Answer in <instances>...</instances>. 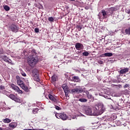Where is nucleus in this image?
<instances>
[{
  "instance_id": "1",
  "label": "nucleus",
  "mask_w": 130,
  "mask_h": 130,
  "mask_svg": "<svg viewBox=\"0 0 130 130\" xmlns=\"http://www.w3.org/2000/svg\"><path fill=\"white\" fill-rule=\"evenodd\" d=\"M84 110L85 114L88 116H99L101 114L102 108L100 106H96L95 107H93L92 109L89 106L84 107Z\"/></svg>"
},
{
  "instance_id": "2",
  "label": "nucleus",
  "mask_w": 130,
  "mask_h": 130,
  "mask_svg": "<svg viewBox=\"0 0 130 130\" xmlns=\"http://www.w3.org/2000/svg\"><path fill=\"white\" fill-rule=\"evenodd\" d=\"M29 51L31 52L32 54L28 57V63L32 67L37 64L39 60V56L37 54V50L34 48H30Z\"/></svg>"
},
{
  "instance_id": "3",
  "label": "nucleus",
  "mask_w": 130,
  "mask_h": 130,
  "mask_svg": "<svg viewBox=\"0 0 130 130\" xmlns=\"http://www.w3.org/2000/svg\"><path fill=\"white\" fill-rule=\"evenodd\" d=\"M32 74L34 80L36 81V82H40V78L39 77V72L38 71V69H33L32 71Z\"/></svg>"
},
{
  "instance_id": "4",
  "label": "nucleus",
  "mask_w": 130,
  "mask_h": 130,
  "mask_svg": "<svg viewBox=\"0 0 130 130\" xmlns=\"http://www.w3.org/2000/svg\"><path fill=\"white\" fill-rule=\"evenodd\" d=\"M48 98L50 100L53 102V103L58 104L59 103V100L58 97L55 95H52V94H48Z\"/></svg>"
},
{
  "instance_id": "5",
  "label": "nucleus",
  "mask_w": 130,
  "mask_h": 130,
  "mask_svg": "<svg viewBox=\"0 0 130 130\" xmlns=\"http://www.w3.org/2000/svg\"><path fill=\"white\" fill-rule=\"evenodd\" d=\"M55 116L56 117L57 119H60L62 120H66L68 117L64 113H57L55 114Z\"/></svg>"
},
{
  "instance_id": "6",
  "label": "nucleus",
  "mask_w": 130,
  "mask_h": 130,
  "mask_svg": "<svg viewBox=\"0 0 130 130\" xmlns=\"http://www.w3.org/2000/svg\"><path fill=\"white\" fill-rule=\"evenodd\" d=\"M9 98L11 100H12L13 101H14L15 102H16L19 103H21V100L20 99H19L18 96H17V95H15V94H10L9 95Z\"/></svg>"
},
{
  "instance_id": "7",
  "label": "nucleus",
  "mask_w": 130,
  "mask_h": 130,
  "mask_svg": "<svg viewBox=\"0 0 130 130\" xmlns=\"http://www.w3.org/2000/svg\"><path fill=\"white\" fill-rule=\"evenodd\" d=\"M9 29L13 32H17L19 30V28L16 24H12L9 26Z\"/></svg>"
},
{
  "instance_id": "8",
  "label": "nucleus",
  "mask_w": 130,
  "mask_h": 130,
  "mask_svg": "<svg viewBox=\"0 0 130 130\" xmlns=\"http://www.w3.org/2000/svg\"><path fill=\"white\" fill-rule=\"evenodd\" d=\"M118 11V9L116 7H111L109 9H108V11L109 12H107V14H109V15H112L114 13V11Z\"/></svg>"
},
{
  "instance_id": "9",
  "label": "nucleus",
  "mask_w": 130,
  "mask_h": 130,
  "mask_svg": "<svg viewBox=\"0 0 130 130\" xmlns=\"http://www.w3.org/2000/svg\"><path fill=\"white\" fill-rule=\"evenodd\" d=\"M75 48L77 50H81L84 49V46L80 43H76L75 44Z\"/></svg>"
},
{
  "instance_id": "10",
  "label": "nucleus",
  "mask_w": 130,
  "mask_h": 130,
  "mask_svg": "<svg viewBox=\"0 0 130 130\" xmlns=\"http://www.w3.org/2000/svg\"><path fill=\"white\" fill-rule=\"evenodd\" d=\"M16 79L17 83L18 86H21L24 84V82L21 80V78H20L19 76H17L16 77Z\"/></svg>"
},
{
  "instance_id": "11",
  "label": "nucleus",
  "mask_w": 130,
  "mask_h": 130,
  "mask_svg": "<svg viewBox=\"0 0 130 130\" xmlns=\"http://www.w3.org/2000/svg\"><path fill=\"white\" fill-rule=\"evenodd\" d=\"M80 92V89L78 88H75L74 89H71L70 90V93L75 94V93H78Z\"/></svg>"
},
{
  "instance_id": "12",
  "label": "nucleus",
  "mask_w": 130,
  "mask_h": 130,
  "mask_svg": "<svg viewBox=\"0 0 130 130\" xmlns=\"http://www.w3.org/2000/svg\"><path fill=\"white\" fill-rule=\"evenodd\" d=\"M101 14L103 15V17L102 18L103 19H106L108 18V13L105 11V10H102Z\"/></svg>"
},
{
  "instance_id": "13",
  "label": "nucleus",
  "mask_w": 130,
  "mask_h": 130,
  "mask_svg": "<svg viewBox=\"0 0 130 130\" xmlns=\"http://www.w3.org/2000/svg\"><path fill=\"white\" fill-rule=\"evenodd\" d=\"M129 69L128 68H125L121 70V71H119V74L121 75H123L128 72Z\"/></svg>"
},
{
  "instance_id": "14",
  "label": "nucleus",
  "mask_w": 130,
  "mask_h": 130,
  "mask_svg": "<svg viewBox=\"0 0 130 130\" xmlns=\"http://www.w3.org/2000/svg\"><path fill=\"white\" fill-rule=\"evenodd\" d=\"M84 93H85L88 99H91L92 98H93V96H92V94H90L89 91H84Z\"/></svg>"
},
{
  "instance_id": "15",
  "label": "nucleus",
  "mask_w": 130,
  "mask_h": 130,
  "mask_svg": "<svg viewBox=\"0 0 130 130\" xmlns=\"http://www.w3.org/2000/svg\"><path fill=\"white\" fill-rule=\"evenodd\" d=\"M113 55V54L112 53H105L103 55H101V57H111Z\"/></svg>"
},
{
  "instance_id": "16",
  "label": "nucleus",
  "mask_w": 130,
  "mask_h": 130,
  "mask_svg": "<svg viewBox=\"0 0 130 130\" xmlns=\"http://www.w3.org/2000/svg\"><path fill=\"white\" fill-rule=\"evenodd\" d=\"M62 89H63L64 91H69L68 86L66 83H64L62 85Z\"/></svg>"
},
{
  "instance_id": "17",
  "label": "nucleus",
  "mask_w": 130,
  "mask_h": 130,
  "mask_svg": "<svg viewBox=\"0 0 130 130\" xmlns=\"http://www.w3.org/2000/svg\"><path fill=\"white\" fill-rule=\"evenodd\" d=\"M20 87H21L24 90V91H25V92L28 91V88L27 86H26L25 85V84L22 85L20 86Z\"/></svg>"
},
{
  "instance_id": "18",
  "label": "nucleus",
  "mask_w": 130,
  "mask_h": 130,
  "mask_svg": "<svg viewBox=\"0 0 130 130\" xmlns=\"http://www.w3.org/2000/svg\"><path fill=\"white\" fill-rule=\"evenodd\" d=\"M72 80L75 82H78L80 81V78H79L78 76H73L72 77Z\"/></svg>"
},
{
  "instance_id": "19",
  "label": "nucleus",
  "mask_w": 130,
  "mask_h": 130,
  "mask_svg": "<svg viewBox=\"0 0 130 130\" xmlns=\"http://www.w3.org/2000/svg\"><path fill=\"white\" fill-rule=\"evenodd\" d=\"M11 88H12L15 91H16L19 88L18 86H16L13 83L11 84Z\"/></svg>"
},
{
  "instance_id": "20",
  "label": "nucleus",
  "mask_w": 130,
  "mask_h": 130,
  "mask_svg": "<svg viewBox=\"0 0 130 130\" xmlns=\"http://www.w3.org/2000/svg\"><path fill=\"white\" fill-rule=\"evenodd\" d=\"M2 121H3L5 123H9L11 120L9 118H6L2 120Z\"/></svg>"
},
{
  "instance_id": "21",
  "label": "nucleus",
  "mask_w": 130,
  "mask_h": 130,
  "mask_svg": "<svg viewBox=\"0 0 130 130\" xmlns=\"http://www.w3.org/2000/svg\"><path fill=\"white\" fill-rule=\"evenodd\" d=\"M78 101H80L81 103H86L87 102V100L84 98H81L79 100H78Z\"/></svg>"
},
{
  "instance_id": "22",
  "label": "nucleus",
  "mask_w": 130,
  "mask_h": 130,
  "mask_svg": "<svg viewBox=\"0 0 130 130\" xmlns=\"http://www.w3.org/2000/svg\"><path fill=\"white\" fill-rule=\"evenodd\" d=\"M57 79V76L55 75H54L51 77V80L53 82H55Z\"/></svg>"
},
{
  "instance_id": "23",
  "label": "nucleus",
  "mask_w": 130,
  "mask_h": 130,
  "mask_svg": "<svg viewBox=\"0 0 130 130\" xmlns=\"http://www.w3.org/2000/svg\"><path fill=\"white\" fill-rule=\"evenodd\" d=\"M125 33L126 35H130V27L125 29Z\"/></svg>"
},
{
  "instance_id": "24",
  "label": "nucleus",
  "mask_w": 130,
  "mask_h": 130,
  "mask_svg": "<svg viewBox=\"0 0 130 130\" xmlns=\"http://www.w3.org/2000/svg\"><path fill=\"white\" fill-rule=\"evenodd\" d=\"M82 55H83V56L87 57V56H89V52H87L86 51H85L84 52L82 53Z\"/></svg>"
},
{
  "instance_id": "25",
  "label": "nucleus",
  "mask_w": 130,
  "mask_h": 130,
  "mask_svg": "<svg viewBox=\"0 0 130 130\" xmlns=\"http://www.w3.org/2000/svg\"><path fill=\"white\" fill-rule=\"evenodd\" d=\"M3 58L5 62L9 63L10 62V61L9 60V58H8L6 56H4Z\"/></svg>"
},
{
  "instance_id": "26",
  "label": "nucleus",
  "mask_w": 130,
  "mask_h": 130,
  "mask_svg": "<svg viewBox=\"0 0 130 130\" xmlns=\"http://www.w3.org/2000/svg\"><path fill=\"white\" fill-rule=\"evenodd\" d=\"M39 110L38 108L34 109V110H32V113L34 114H37Z\"/></svg>"
},
{
  "instance_id": "27",
  "label": "nucleus",
  "mask_w": 130,
  "mask_h": 130,
  "mask_svg": "<svg viewBox=\"0 0 130 130\" xmlns=\"http://www.w3.org/2000/svg\"><path fill=\"white\" fill-rule=\"evenodd\" d=\"M4 9L5 11H10V7H8V6L7 5H5L4 7Z\"/></svg>"
},
{
  "instance_id": "28",
  "label": "nucleus",
  "mask_w": 130,
  "mask_h": 130,
  "mask_svg": "<svg viewBox=\"0 0 130 130\" xmlns=\"http://www.w3.org/2000/svg\"><path fill=\"white\" fill-rule=\"evenodd\" d=\"M83 27L81 25H78L76 26V28L78 29V30L81 31Z\"/></svg>"
},
{
  "instance_id": "29",
  "label": "nucleus",
  "mask_w": 130,
  "mask_h": 130,
  "mask_svg": "<svg viewBox=\"0 0 130 130\" xmlns=\"http://www.w3.org/2000/svg\"><path fill=\"white\" fill-rule=\"evenodd\" d=\"M48 21L50 22H53L54 21V18L53 17H50L48 18Z\"/></svg>"
},
{
  "instance_id": "30",
  "label": "nucleus",
  "mask_w": 130,
  "mask_h": 130,
  "mask_svg": "<svg viewBox=\"0 0 130 130\" xmlns=\"http://www.w3.org/2000/svg\"><path fill=\"white\" fill-rule=\"evenodd\" d=\"M64 93H65L66 97H68V96L69 95V91L66 90L65 91H64Z\"/></svg>"
},
{
  "instance_id": "31",
  "label": "nucleus",
  "mask_w": 130,
  "mask_h": 130,
  "mask_svg": "<svg viewBox=\"0 0 130 130\" xmlns=\"http://www.w3.org/2000/svg\"><path fill=\"white\" fill-rule=\"evenodd\" d=\"M55 108L58 111L61 110V108L57 106H55Z\"/></svg>"
},
{
  "instance_id": "32",
  "label": "nucleus",
  "mask_w": 130,
  "mask_h": 130,
  "mask_svg": "<svg viewBox=\"0 0 130 130\" xmlns=\"http://www.w3.org/2000/svg\"><path fill=\"white\" fill-rule=\"evenodd\" d=\"M35 31L36 33H39L40 31V29L38 28H35Z\"/></svg>"
},
{
  "instance_id": "33",
  "label": "nucleus",
  "mask_w": 130,
  "mask_h": 130,
  "mask_svg": "<svg viewBox=\"0 0 130 130\" xmlns=\"http://www.w3.org/2000/svg\"><path fill=\"white\" fill-rule=\"evenodd\" d=\"M16 91L18 93H21V94L22 93V90H20V89H19V88L18 89H17Z\"/></svg>"
},
{
  "instance_id": "34",
  "label": "nucleus",
  "mask_w": 130,
  "mask_h": 130,
  "mask_svg": "<svg viewBox=\"0 0 130 130\" xmlns=\"http://www.w3.org/2000/svg\"><path fill=\"white\" fill-rule=\"evenodd\" d=\"M0 89L2 90H3L5 89V86L3 85H1L0 86Z\"/></svg>"
},
{
  "instance_id": "35",
  "label": "nucleus",
  "mask_w": 130,
  "mask_h": 130,
  "mask_svg": "<svg viewBox=\"0 0 130 130\" xmlns=\"http://www.w3.org/2000/svg\"><path fill=\"white\" fill-rule=\"evenodd\" d=\"M26 130H44L43 129H39V128H33V129H26Z\"/></svg>"
},
{
  "instance_id": "36",
  "label": "nucleus",
  "mask_w": 130,
  "mask_h": 130,
  "mask_svg": "<svg viewBox=\"0 0 130 130\" xmlns=\"http://www.w3.org/2000/svg\"><path fill=\"white\" fill-rule=\"evenodd\" d=\"M9 126H10V127L15 128V125H13V124H12V123H10V124H9Z\"/></svg>"
},
{
  "instance_id": "37",
  "label": "nucleus",
  "mask_w": 130,
  "mask_h": 130,
  "mask_svg": "<svg viewBox=\"0 0 130 130\" xmlns=\"http://www.w3.org/2000/svg\"><path fill=\"white\" fill-rule=\"evenodd\" d=\"M98 63L100 64H103V61L102 60H100L98 61Z\"/></svg>"
},
{
  "instance_id": "38",
  "label": "nucleus",
  "mask_w": 130,
  "mask_h": 130,
  "mask_svg": "<svg viewBox=\"0 0 130 130\" xmlns=\"http://www.w3.org/2000/svg\"><path fill=\"white\" fill-rule=\"evenodd\" d=\"M22 75L23 77H26V74L23 73H22Z\"/></svg>"
},
{
  "instance_id": "39",
  "label": "nucleus",
  "mask_w": 130,
  "mask_h": 130,
  "mask_svg": "<svg viewBox=\"0 0 130 130\" xmlns=\"http://www.w3.org/2000/svg\"><path fill=\"white\" fill-rule=\"evenodd\" d=\"M127 87H128V85L127 84H126L125 85H124V88H127Z\"/></svg>"
},
{
  "instance_id": "40",
  "label": "nucleus",
  "mask_w": 130,
  "mask_h": 130,
  "mask_svg": "<svg viewBox=\"0 0 130 130\" xmlns=\"http://www.w3.org/2000/svg\"><path fill=\"white\" fill-rule=\"evenodd\" d=\"M101 14H99L98 16L100 17V18H102V16H101Z\"/></svg>"
},
{
  "instance_id": "41",
  "label": "nucleus",
  "mask_w": 130,
  "mask_h": 130,
  "mask_svg": "<svg viewBox=\"0 0 130 130\" xmlns=\"http://www.w3.org/2000/svg\"><path fill=\"white\" fill-rule=\"evenodd\" d=\"M77 130H83L82 128H79L78 129H77Z\"/></svg>"
},
{
  "instance_id": "42",
  "label": "nucleus",
  "mask_w": 130,
  "mask_h": 130,
  "mask_svg": "<svg viewBox=\"0 0 130 130\" xmlns=\"http://www.w3.org/2000/svg\"><path fill=\"white\" fill-rule=\"evenodd\" d=\"M70 2H75V0H69Z\"/></svg>"
},
{
  "instance_id": "43",
  "label": "nucleus",
  "mask_w": 130,
  "mask_h": 130,
  "mask_svg": "<svg viewBox=\"0 0 130 130\" xmlns=\"http://www.w3.org/2000/svg\"><path fill=\"white\" fill-rule=\"evenodd\" d=\"M0 130H3V128L0 127Z\"/></svg>"
},
{
  "instance_id": "44",
  "label": "nucleus",
  "mask_w": 130,
  "mask_h": 130,
  "mask_svg": "<svg viewBox=\"0 0 130 130\" xmlns=\"http://www.w3.org/2000/svg\"><path fill=\"white\" fill-rule=\"evenodd\" d=\"M23 130H27V129H24Z\"/></svg>"
}]
</instances>
